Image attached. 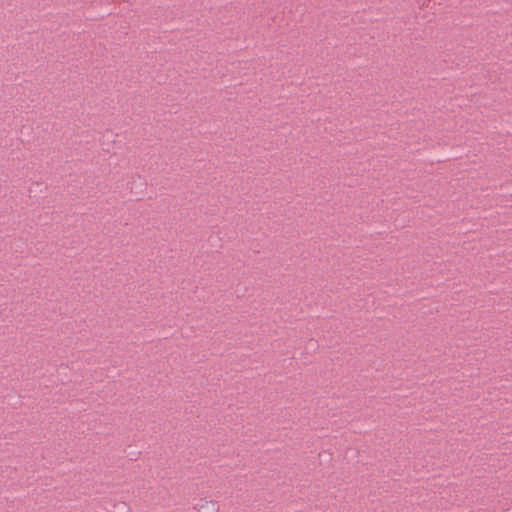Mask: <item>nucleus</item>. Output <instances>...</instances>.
Returning <instances> with one entry per match:
<instances>
[{
  "mask_svg": "<svg viewBox=\"0 0 512 512\" xmlns=\"http://www.w3.org/2000/svg\"><path fill=\"white\" fill-rule=\"evenodd\" d=\"M198 512H219V507L215 501L201 500Z\"/></svg>",
  "mask_w": 512,
  "mask_h": 512,
  "instance_id": "f257e3e1",
  "label": "nucleus"
}]
</instances>
